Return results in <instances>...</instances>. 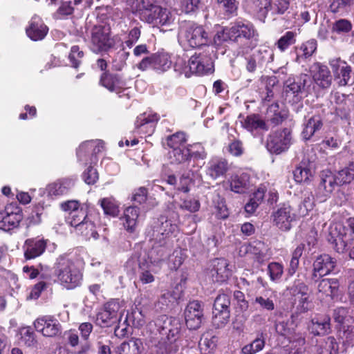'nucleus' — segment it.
<instances>
[{
  "label": "nucleus",
  "instance_id": "1",
  "mask_svg": "<svg viewBox=\"0 0 354 354\" xmlns=\"http://www.w3.org/2000/svg\"><path fill=\"white\" fill-rule=\"evenodd\" d=\"M213 41L216 46H221L223 42L234 43L239 46L242 53H248L257 46L259 34L252 22L236 20L218 31Z\"/></svg>",
  "mask_w": 354,
  "mask_h": 354
},
{
  "label": "nucleus",
  "instance_id": "2",
  "mask_svg": "<svg viewBox=\"0 0 354 354\" xmlns=\"http://www.w3.org/2000/svg\"><path fill=\"white\" fill-rule=\"evenodd\" d=\"M137 12L140 19L153 26H165L171 23V14L163 8L159 0H140Z\"/></svg>",
  "mask_w": 354,
  "mask_h": 354
},
{
  "label": "nucleus",
  "instance_id": "3",
  "mask_svg": "<svg viewBox=\"0 0 354 354\" xmlns=\"http://www.w3.org/2000/svg\"><path fill=\"white\" fill-rule=\"evenodd\" d=\"M54 268L59 281L66 288L72 290L81 285L82 272L68 255H60L57 259Z\"/></svg>",
  "mask_w": 354,
  "mask_h": 354
},
{
  "label": "nucleus",
  "instance_id": "4",
  "mask_svg": "<svg viewBox=\"0 0 354 354\" xmlns=\"http://www.w3.org/2000/svg\"><path fill=\"white\" fill-rule=\"evenodd\" d=\"M120 43L123 44L119 37L112 35L109 25H96L91 30V50L95 53H108Z\"/></svg>",
  "mask_w": 354,
  "mask_h": 354
},
{
  "label": "nucleus",
  "instance_id": "5",
  "mask_svg": "<svg viewBox=\"0 0 354 354\" xmlns=\"http://www.w3.org/2000/svg\"><path fill=\"white\" fill-rule=\"evenodd\" d=\"M178 225L170 220L159 221L154 223L147 232L149 241L160 247H165L170 242L174 234L178 230Z\"/></svg>",
  "mask_w": 354,
  "mask_h": 354
},
{
  "label": "nucleus",
  "instance_id": "6",
  "mask_svg": "<svg viewBox=\"0 0 354 354\" xmlns=\"http://www.w3.org/2000/svg\"><path fill=\"white\" fill-rule=\"evenodd\" d=\"M160 339L156 345V354H169L172 350V344L176 342L180 331L179 324L172 322H163L158 328Z\"/></svg>",
  "mask_w": 354,
  "mask_h": 354
},
{
  "label": "nucleus",
  "instance_id": "7",
  "mask_svg": "<svg viewBox=\"0 0 354 354\" xmlns=\"http://www.w3.org/2000/svg\"><path fill=\"white\" fill-rule=\"evenodd\" d=\"M310 81V77L301 74L296 78L289 77L285 82L283 89V97L286 102L296 104L303 99V91L306 84Z\"/></svg>",
  "mask_w": 354,
  "mask_h": 354
},
{
  "label": "nucleus",
  "instance_id": "8",
  "mask_svg": "<svg viewBox=\"0 0 354 354\" xmlns=\"http://www.w3.org/2000/svg\"><path fill=\"white\" fill-rule=\"evenodd\" d=\"M98 84L111 93H115L120 98L130 99L131 95L127 92L128 88L123 77L111 71L102 73L100 75Z\"/></svg>",
  "mask_w": 354,
  "mask_h": 354
},
{
  "label": "nucleus",
  "instance_id": "9",
  "mask_svg": "<svg viewBox=\"0 0 354 354\" xmlns=\"http://www.w3.org/2000/svg\"><path fill=\"white\" fill-rule=\"evenodd\" d=\"M62 210L68 212L67 223L75 228L88 218V206L77 200H68L60 203Z\"/></svg>",
  "mask_w": 354,
  "mask_h": 354
},
{
  "label": "nucleus",
  "instance_id": "10",
  "mask_svg": "<svg viewBox=\"0 0 354 354\" xmlns=\"http://www.w3.org/2000/svg\"><path fill=\"white\" fill-rule=\"evenodd\" d=\"M22 219V209L17 203H9L0 211V229L10 232L18 228Z\"/></svg>",
  "mask_w": 354,
  "mask_h": 354
},
{
  "label": "nucleus",
  "instance_id": "11",
  "mask_svg": "<svg viewBox=\"0 0 354 354\" xmlns=\"http://www.w3.org/2000/svg\"><path fill=\"white\" fill-rule=\"evenodd\" d=\"M290 141V130L283 128L272 131L268 136L266 147L271 153L280 154L289 148Z\"/></svg>",
  "mask_w": 354,
  "mask_h": 354
},
{
  "label": "nucleus",
  "instance_id": "12",
  "mask_svg": "<svg viewBox=\"0 0 354 354\" xmlns=\"http://www.w3.org/2000/svg\"><path fill=\"white\" fill-rule=\"evenodd\" d=\"M120 305L118 299H111L99 308L96 314V324L102 328H108L115 324L118 319Z\"/></svg>",
  "mask_w": 354,
  "mask_h": 354
},
{
  "label": "nucleus",
  "instance_id": "13",
  "mask_svg": "<svg viewBox=\"0 0 354 354\" xmlns=\"http://www.w3.org/2000/svg\"><path fill=\"white\" fill-rule=\"evenodd\" d=\"M171 56L166 52H158L143 58L138 64V68L145 71L151 68L158 73H162L171 68Z\"/></svg>",
  "mask_w": 354,
  "mask_h": 354
},
{
  "label": "nucleus",
  "instance_id": "14",
  "mask_svg": "<svg viewBox=\"0 0 354 354\" xmlns=\"http://www.w3.org/2000/svg\"><path fill=\"white\" fill-rule=\"evenodd\" d=\"M189 71L192 74L203 76L214 71L213 60L206 52L195 53L188 60Z\"/></svg>",
  "mask_w": 354,
  "mask_h": 354
},
{
  "label": "nucleus",
  "instance_id": "15",
  "mask_svg": "<svg viewBox=\"0 0 354 354\" xmlns=\"http://www.w3.org/2000/svg\"><path fill=\"white\" fill-rule=\"evenodd\" d=\"M337 261L328 254L317 256L313 263L310 281L317 283L322 277L331 273L336 267Z\"/></svg>",
  "mask_w": 354,
  "mask_h": 354
},
{
  "label": "nucleus",
  "instance_id": "16",
  "mask_svg": "<svg viewBox=\"0 0 354 354\" xmlns=\"http://www.w3.org/2000/svg\"><path fill=\"white\" fill-rule=\"evenodd\" d=\"M48 240L37 236L26 239L22 245L25 261L34 260L42 256L48 247Z\"/></svg>",
  "mask_w": 354,
  "mask_h": 354
},
{
  "label": "nucleus",
  "instance_id": "17",
  "mask_svg": "<svg viewBox=\"0 0 354 354\" xmlns=\"http://www.w3.org/2000/svg\"><path fill=\"white\" fill-rule=\"evenodd\" d=\"M319 177L315 196L319 202H324L330 196L336 186H338V182L335 174L328 169L322 171Z\"/></svg>",
  "mask_w": 354,
  "mask_h": 354
},
{
  "label": "nucleus",
  "instance_id": "18",
  "mask_svg": "<svg viewBox=\"0 0 354 354\" xmlns=\"http://www.w3.org/2000/svg\"><path fill=\"white\" fill-rule=\"evenodd\" d=\"M33 325L37 332L47 337L59 335L62 330V326L59 320L51 315L38 317L35 320Z\"/></svg>",
  "mask_w": 354,
  "mask_h": 354
},
{
  "label": "nucleus",
  "instance_id": "19",
  "mask_svg": "<svg viewBox=\"0 0 354 354\" xmlns=\"http://www.w3.org/2000/svg\"><path fill=\"white\" fill-rule=\"evenodd\" d=\"M203 304L198 300L189 301L184 312L185 324L189 330H197L204 318Z\"/></svg>",
  "mask_w": 354,
  "mask_h": 354
},
{
  "label": "nucleus",
  "instance_id": "20",
  "mask_svg": "<svg viewBox=\"0 0 354 354\" xmlns=\"http://www.w3.org/2000/svg\"><path fill=\"white\" fill-rule=\"evenodd\" d=\"M160 118L159 114L151 111L140 114L135 121V131L145 136H151Z\"/></svg>",
  "mask_w": 354,
  "mask_h": 354
},
{
  "label": "nucleus",
  "instance_id": "21",
  "mask_svg": "<svg viewBox=\"0 0 354 354\" xmlns=\"http://www.w3.org/2000/svg\"><path fill=\"white\" fill-rule=\"evenodd\" d=\"M335 80L339 86H346L354 82V74L351 66L340 58L333 59L330 62Z\"/></svg>",
  "mask_w": 354,
  "mask_h": 354
},
{
  "label": "nucleus",
  "instance_id": "22",
  "mask_svg": "<svg viewBox=\"0 0 354 354\" xmlns=\"http://www.w3.org/2000/svg\"><path fill=\"white\" fill-rule=\"evenodd\" d=\"M232 274V269L227 259L215 258L211 261L209 275L215 283L226 282Z\"/></svg>",
  "mask_w": 354,
  "mask_h": 354
},
{
  "label": "nucleus",
  "instance_id": "23",
  "mask_svg": "<svg viewBox=\"0 0 354 354\" xmlns=\"http://www.w3.org/2000/svg\"><path fill=\"white\" fill-rule=\"evenodd\" d=\"M231 169L228 160L221 156H214L207 162L205 173L212 180L225 178Z\"/></svg>",
  "mask_w": 354,
  "mask_h": 354
},
{
  "label": "nucleus",
  "instance_id": "24",
  "mask_svg": "<svg viewBox=\"0 0 354 354\" xmlns=\"http://www.w3.org/2000/svg\"><path fill=\"white\" fill-rule=\"evenodd\" d=\"M185 37L189 46L198 48L207 45L209 41L208 32L201 25L192 24L185 30Z\"/></svg>",
  "mask_w": 354,
  "mask_h": 354
},
{
  "label": "nucleus",
  "instance_id": "25",
  "mask_svg": "<svg viewBox=\"0 0 354 354\" xmlns=\"http://www.w3.org/2000/svg\"><path fill=\"white\" fill-rule=\"evenodd\" d=\"M272 0H245L243 8L254 18L264 22L271 7Z\"/></svg>",
  "mask_w": 354,
  "mask_h": 354
},
{
  "label": "nucleus",
  "instance_id": "26",
  "mask_svg": "<svg viewBox=\"0 0 354 354\" xmlns=\"http://www.w3.org/2000/svg\"><path fill=\"white\" fill-rule=\"evenodd\" d=\"M48 27L39 16L35 15L26 28L27 36L32 41H37L44 39L48 32Z\"/></svg>",
  "mask_w": 354,
  "mask_h": 354
},
{
  "label": "nucleus",
  "instance_id": "27",
  "mask_svg": "<svg viewBox=\"0 0 354 354\" xmlns=\"http://www.w3.org/2000/svg\"><path fill=\"white\" fill-rule=\"evenodd\" d=\"M295 214L288 204H283L274 214V222L282 231H288L292 222L295 219Z\"/></svg>",
  "mask_w": 354,
  "mask_h": 354
},
{
  "label": "nucleus",
  "instance_id": "28",
  "mask_svg": "<svg viewBox=\"0 0 354 354\" xmlns=\"http://www.w3.org/2000/svg\"><path fill=\"white\" fill-rule=\"evenodd\" d=\"M352 237L347 232H342L336 225L331 227L329 233L328 241L332 244L333 249L338 253H343L348 244H351Z\"/></svg>",
  "mask_w": 354,
  "mask_h": 354
},
{
  "label": "nucleus",
  "instance_id": "29",
  "mask_svg": "<svg viewBox=\"0 0 354 354\" xmlns=\"http://www.w3.org/2000/svg\"><path fill=\"white\" fill-rule=\"evenodd\" d=\"M152 262L147 258L139 257L138 266L133 270V273L142 284L151 283L155 281V277L152 272Z\"/></svg>",
  "mask_w": 354,
  "mask_h": 354
},
{
  "label": "nucleus",
  "instance_id": "30",
  "mask_svg": "<svg viewBox=\"0 0 354 354\" xmlns=\"http://www.w3.org/2000/svg\"><path fill=\"white\" fill-rule=\"evenodd\" d=\"M310 322L309 329L314 335L323 336L330 333V317L328 315H316Z\"/></svg>",
  "mask_w": 354,
  "mask_h": 354
},
{
  "label": "nucleus",
  "instance_id": "31",
  "mask_svg": "<svg viewBox=\"0 0 354 354\" xmlns=\"http://www.w3.org/2000/svg\"><path fill=\"white\" fill-rule=\"evenodd\" d=\"M295 315H292L290 318L283 316L279 312L278 318L274 320V328L278 335L288 338L295 333Z\"/></svg>",
  "mask_w": 354,
  "mask_h": 354
},
{
  "label": "nucleus",
  "instance_id": "32",
  "mask_svg": "<svg viewBox=\"0 0 354 354\" xmlns=\"http://www.w3.org/2000/svg\"><path fill=\"white\" fill-rule=\"evenodd\" d=\"M140 215V208L137 206H129L124 209L123 214L120 217L124 228L129 233L135 232L137 225L138 219Z\"/></svg>",
  "mask_w": 354,
  "mask_h": 354
},
{
  "label": "nucleus",
  "instance_id": "33",
  "mask_svg": "<svg viewBox=\"0 0 354 354\" xmlns=\"http://www.w3.org/2000/svg\"><path fill=\"white\" fill-rule=\"evenodd\" d=\"M323 120L320 115H313L304 124L301 135L305 140H310L323 127Z\"/></svg>",
  "mask_w": 354,
  "mask_h": 354
},
{
  "label": "nucleus",
  "instance_id": "34",
  "mask_svg": "<svg viewBox=\"0 0 354 354\" xmlns=\"http://www.w3.org/2000/svg\"><path fill=\"white\" fill-rule=\"evenodd\" d=\"M313 79L322 88H328L332 83V75L328 66L318 63L313 71Z\"/></svg>",
  "mask_w": 354,
  "mask_h": 354
},
{
  "label": "nucleus",
  "instance_id": "35",
  "mask_svg": "<svg viewBox=\"0 0 354 354\" xmlns=\"http://www.w3.org/2000/svg\"><path fill=\"white\" fill-rule=\"evenodd\" d=\"M242 127L250 132L257 130L268 131L269 127L259 114L252 113L247 115L242 122Z\"/></svg>",
  "mask_w": 354,
  "mask_h": 354
},
{
  "label": "nucleus",
  "instance_id": "36",
  "mask_svg": "<svg viewBox=\"0 0 354 354\" xmlns=\"http://www.w3.org/2000/svg\"><path fill=\"white\" fill-rule=\"evenodd\" d=\"M267 334L263 331H258L255 338L249 344L243 346L241 354H257L261 351L266 345Z\"/></svg>",
  "mask_w": 354,
  "mask_h": 354
},
{
  "label": "nucleus",
  "instance_id": "37",
  "mask_svg": "<svg viewBox=\"0 0 354 354\" xmlns=\"http://www.w3.org/2000/svg\"><path fill=\"white\" fill-rule=\"evenodd\" d=\"M248 252L252 255L254 261L259 265L264 264L270 259L266 245L260 241H254L250 244Z\"/></svg>",
  "mask_w": 354,
  "mask_h": 354
},
{
  "label": "nucleus",
  "instance_id": "38",
  "mask_svg": "<svg viewBox=\"0 0 354 354\" xmlns=\"http://www.w3.org/2000/svg\"><path fill=\"white\" fill-rule=\"evenodd\" d=\"M103 148L104 144L101 141L97 142L93 140L86 141L82 143L77 149V156L80 161L86 160L85 156L90 151H91L92 156H96L102 151Z\"/></svg>",
  "mask_w": 354,
  "mask_h": 354
},
{
  "label": "nucleus",
  "instance_id": "39",
  "mask_svg": "<svg viewBox=\"0 0 354 354\" xmlns=\"http://www.w3.org/2000/svg\"><path fill=\"white\" fill-rule=\"evenodd\" d=\"M229 182L230 189L237 194H243L250 188V176L246 173L232 176Z\"/></svg>",
  "mask_w": 354,
  "mask_h": 354
},
{
  "label": "nucleus",
  "instance_id": "40",
  "mask_svg": "<svg viewBox=\"0 0 354 354\" xmlns=\"http://www.w3.org/2000/svg\"><path fill=\"white\" fill-rule=\"evenodd\" d=\"M287 339L290 354H303L305 352L306 337L304 333L295 332Z\"/></svg>",
  "mask_w": 354,
  "mask_h": 354
},
{
  "label": "nucleus",
  "instance_id": "41",
  "mask_svg": "<svg viewBox=\"0 0 354 354\" xmlns=\"http://www.w3.org/2000/svg\"><path fill=\"white\" fill-rule=\"evenodd\" d=\"M18 335V341L20 345L27 347H35L37 345L36 335L30 326L20 328Z\"/></svg>",
  "mask_w": 354,
  "mask_h": 354
},
{
  "label": "nucleus",
  "instance_id": "42",
  "mask_svg": "<svg viewBox=\"0 0 354 354\" xmlns=\"http://www.w3.org/2000/svg\"><path fill=\"white\" fill-rule=\"evenodd\" d=\"M78 329L80 332L82 339L86 341V342L81 344L75 353L76 354H86L90 349V344L87 341L93 331V326L90 322H83L80 324Z\"/></svg>",
  "mask_w": 354,
  "mask_h": 354
},
{
  "label": "nucleus",
  "instance_id": "43",
  "mask_svg": "<svg viewBox=\"0 0 354 354\" xmlns=\"http://www.w3.org/2000/svg\"><path fill=\"white\" fill-rule=\"evenodd\" d=\"M339 282L337 279H322L317 286L318 291L326 296L333 297L337 293Z\"/></svg>",
  "mask_w": 354,
  "mask_h": 354
},
{
  "label": "nucleus",
  "instance_id": "44",
  "mask_svg": "<svg viewBox=\"0 0 354 354\" xmlns=\"http://www.w3.org/2000/svg\"><path fill=\"white\" fill-rule=\"evenodd\" d=\"M230 310L212 309V323L216 328H222L230 322Z\"/></svg>",
  "mask_w": 354,
  "mask_h": 354
},
{
  "label": "nucleus",
  "instance_id": "45",
  "mask_svg": "<svg viewBox=\"0 0 354 354\" xmlns=\"http://www.w3.org/2000/svg\"><path fill=\"white\" fill-rule=\"evenodd\" d=\"M338 186L350 184L354 180V162H349L343 169L335 174Z\"/></svg>",
  "mask_w": 354,
  "mask_h": 354
},
{
  "label": "nucleus",
  "instance_id": "46",
  "mask_svg": "<svg viewBox=\"0 0 354 354\" xmlns=\"http://www.w3.org/2000/svg\"><path fill=\"white\" fill-rule=\"evenodd\" d=\"M213 215L218 220H225L228 218L230 212L226 205L225 199L218 194L213 201Z\"/></svg>",
  "mask_w": 354,
  "mask_h": 354
},
{
  "label": "nucleus",
  "instance_id": "47",
  "mask_svg": "<svg viewBox=\"0 0 354 354\" xmlns=\"http://www.w3.org/2000/svg\"><path fill=\"white\" fill-rule=\"evenodd\" d=\"M142 342L139 339H131L122 342L116 348L117 354H140Z\"/></svg>",
  "mask_w": 354,
  "mask_h": 354
},
{
  "label": "nucleus",
  "instance_id": "48",
  "mask_svg": "<svg viewBox=\"0 0 354 354\" xmlns=\"http://www.w3.org/2000/svg\"><path fill=\"white\" fill-rule=\"evenodd\" d=\"M297 36L296 32L287 31L276 41L275 46L281 53H283L296 43Z\"/></svg>",
  "mask_w": 354,
  "mask_h": 354
},
{
  "label": "nucleus",
  "instance_id": "49",
  "mask_svg": "<svg viewBox=\"0 0 354 354\" xmlns=\"http://www.w3.org/2000/svg\"><path fill=\"white\" fill-rule=\"evenodd\" d=\"M268 113H272L269 121L274 126L277 127L288 118V113L284 110H279L278 103H273L269 106L268 109Z\"/></svg>",
  "mask_w": 354,
  "mask_h": 354
},
{
  "label": "nucleus",
  "instance_id": "50",
  "mask_svg": "<svg viewBox=\"0 0 354 354\" xmlns=\"http://www.w3.org/2000/svg\"><path fill=\"white\" fill-rule=\"evenodd\" d=\"M317 48V42L315 39H309L301 44L297 59H307L315 53Z\"/></svg>",
  "mask_w": 354,
  "mask_h": 354
},
{
  "label": "nucleus",
  "instance_id": "51",
  "mask_svg": "<svg viewBox=\"0 0 354 354\" xmlns=\"http://www.w3.org/2000/svg\"><path fill=\"white\" fill-rule=\"evenodd\" d=\"M99 202L105 214L113 217L118 216L119 205L115 198L113 197L103 198Z\"/></svg>",
  "mask_w": 354,
  "mask_h": 354
},
{
  "label": "nucleus",
  "instance_id": "52",
  "mask_svg": "<svg viewBox=\"0 0 354 354\" xmlns=\"http://www.w3.org/2000/svg\"><path fill=\"white\" fill-rule=\"evenodd\" d=\"M74 10L72 1H62L53 17L56 20L66 19L73 15Z\"/></svg>",
  "mask_w": 354,
  "mask_h": 354
},
{
  "label": "nucleus",
  "instance_id": "53",
  "mask_svg": "<svg viewBox=\"0 0 354 354\" xmlns=\"http://www.w3.org/2000/svg\"><path fill=\"white\" fill-rule=\"evenodd\" d=\"M77 233L84 236L86 239H90L91 238L97 239L98 234L95 230V223L90 221L88 218L81 225L75 227Z\"/></svg>",
  "mask_w": 354,
  "mask_h": 354
},
{
  "label": "nucleus",
  "instance_id": "54",
  "mask_svg": "<svg viewBox=\"0 0 354 354\" xmlns=\"http://www.w3.org/2000/svg\"><path fill=\"white\" fill-rule=\"evenodd\" d=\"M71 189V183L68 181L55 182L49 185L48 192L49 195L60 196L67 194Z\"/></svg>",
  "mask_w": 354,
  "mask_h": 354
},
{
  "label": "nucleus",
  "instance_id": "55",
  "mask_svg": "<svg viewBox=\"0 0 354 354\" xmlns=\"http://www.w3.org/2000/svg\"><path fill=\"white\" fill-rule=\"evenodd\" d=\"M354 3V0H330L328 10L333 14H342Z\"/></svg>",
  "mask_w": 354,
  "mask_h": 354
},
{
  "label": "nucleus",
  "instance_id": "56",
  "mask_svg": "<svg viewBox=\"0 0 354 354\" xmlns=\"http://www.w3.org/2000/svg\"><path fill=\"white\" fill-rule=\"evenodd\" d=\"M185 152L188 156L189 160L192 158L194 160H203L207 156L205 148L200 143L189 145Z\"/></svg>",
  "mask_w": 354,
  "mask_h": 354
},
{
  "label": "nucleus",
  "instance_id": "57",
  "mask_svg": "<svg viewBox=\"0 0 354 354\" xmlns=\"http://www.w3.org/2000/svg\"><path fill=\"white\" fill-rule=\"evenodd\" d=\"M231 294L225 292L223 290L219 291L214 299L213 308L223 310H230Z\"/></svg>",
  "mask_w": 354,
  "mask_h": 354
},
{
  "label": "nucleus",
  "instance_id": "58",
  "mask_svg": "<svg viewBox=\"0 0 354 354\" xmlns=\"http://www.w3.org/2000/svg\"><path fill=\"white\" fill-rule=\"evenodd\" d=\"M187 135L185 132L178 131L167 137V146L171 149L181 147L187 142Z\"/></svg>",
  "mask_w": 354,
  "mask_h": 354
},
{
  "label": "nucleus",
  "instance_id": "59",
  "mask_svg": "<svg viewBox=\"0 0 354 354\" xmlns=\"http://www.w3.org/2000/svg\"><path fill=\"white\" fill-rule=\"evenodd\" d=\"M63 341L66 346L76 349L80 344V337L75 329L64 331Z\"/></svg>",
  "mask_w": 354,
  "mask_h": 354
},
{
  "label": "nucleus",
  "instance_id": "60",
  "mask_svg": "<svg viewBox=\"0 0 354 354\" xmlns=\"http://www.w3.org/2000/svg\"><path fill=\"white\" fill-rule=\"evenodd\" d=\"M353 24L348 19H340L333 24L332 32L338 35L347 34L351 31Z\"/></svg>",
  "mask_w": 354,
  "mask_h": 354
},
{
  "label": "nucleus",
  "instance_id": "61",
  "mask_svg": "<svg viewBox=\"0 0 354 354\" xmlns=\"http://www.w3.org/2000/svg\"><path fill=\"white\" fill-rule=\"evenodd\" d=\"M129 55V52L125 51L124 48L118 51L112 60L113 69L117 71H121L126 65Z\"/></svg>",
  "mask_w": 354,
  "mask_h": 354
},
{
  "label": "nucleus",
  "instance_id": "62",
  "mask_svg": "<svg viewBox=\"0 0 354 354\" xmlns=\"http://www.w3.org/2000/svg\"><path fill=\"white\" fill-rule=\"evenodd\" d=\"M202 5L201 0H183L180 2V10L185 14L196 13Z\"/></svg>",
  "mask_w": 354,
  "mask_h": 354
},
{
  "label": "nucleus",
  "instance_id": "63",
  "mask_svg": "<svg viewBox=\"0 0 354 354\" xmlns=\"http://www.w3.org/2000/svg\"><path fill=\"white\" fill-rule=\"evenodd\" d=\"M268 273L271 281H277L283 274V266L279 262H271L268 266Z\"/></svg>",
  "mask_w": 354,
  "mask_h": 354
},
{
  "label": "nucleus",
  "instance_id": "64",
  "mask_svg": "<svg viewBox=\"0 0 354 354\" xmlns=\"http://www.w3.org/2000/svg\"><path fill=\"white\" fill-rule=\"evenodd\" d=\"M254 54L258 57V61H261L262 64L270 63L274 60V54L273 50L268 46H261Z\"/></svg>",
  "mask_w": 354,
  "mask_h": 354
}]
</instances>
